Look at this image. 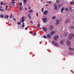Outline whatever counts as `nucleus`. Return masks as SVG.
<instances>
[{
	"label": "nucleus",
	"mask_w": 74,
	"mask_h": 74,
	"mask_svg": "<svg viewBox=\"0 0 74 74\" xmlns=\"http://www.w3.org/2000/svg\"><path fill=\"white\" fill-rule=\"evenodd\" d=\"M74 36V34H70L69 36L68 39L69 40H71Z\"/></svg>",
	"instance_id": "f257e3e1"
},
{
	"label": "nucleus",
	"mask_w": 74,
	"mask_h": 74,
	"mask_svg": "<svg viewBox=\"0 0 74 74\" xmlns=\"http://www.w3.org/2000/svg\"><path fill=\"white\" fill-rule=\"evenodd\" d=\"M52 43L53 44H54V45H55V46H56V47H59V45L56 42H55L54 41H52Z\"/></svg>",
	"instance_id": "f03ea898"
},
{
	"label": "nucleus",
	"mask_w": 74,
	"mask_h": 74,
	"mask_svg": "<svg viewBox=\"0 0 74 74\" xmlns=\"http://www.w3.org/2000/svg\"><path fill=\"white\" fill-rule=\"evenodd\" d=\"M42 20L44 23H46L47 22V17H45L42 18Z\"/></svg>",
	"instance_id": "7ed1b4c3"
},
{
	"label": "nucleus",
	"mask_w": 74,
	"mask_h": 74,
	"mask_svg": "<svg viewBox=\"0 0 74 74\" xmlns=\"http://www.w3.org/2000/svg\"><path fill=\"white\" fill-rule=\"evenodd\" d=\"M67 45L69 46V47H70L71 46V42L69 40H67L66 42Z\"/></svg>",
	"instance_id": "20e7f679"
},
{
	"label": "nucleus",
	"mask_w": 74,
	"mask_h": 74,
	"mask_svg": "<svg viewBox=\"0 0 74 74\" xmlns=\"http://www.w3.org/2000/svg\"><path fill=\"white\" fill-rule=\"evenodd\" d=\"M56 22L55 24L56 25H59V20H56Z\"/></svg>",
	"instance_id": "39448f33"
},
{
	"label": "nucleus",
	"mask_w": 74,
	"mask_h": 74,
	"mask_svg": "<svg viewBox=\"0 0 74 74\" xmlns=\"http://www.w3.org/2000/svg\"><path fill=\"white\" fill-rule=\"evenodd\" d=\"M58 38H59V36L57 35L54 37V39L56 41L58 39Z\"/></svg>",
	"instance_id": "423d86ee"
},
{
	"label": "nucleus",
	"mask_w": 74,
	"mask_h": 74,
	"mask_svg": "<svg viewBox=\"0 0 74 74\" xmlns=\"http://www.w3.org/2000/svg\"><path fill=\"white\" fill-rule=\"evenodd\" d=\"M56 33V32H55V31H53L51 32V33H50V34L51 35H53V34H55Z\"/></svg>",
	"instance_id": "0eeeda50"
},
{
	"label": "nucleus",
	"mask_w": 74,
	"mask_h": 74,
	"mask_svg": "<svg viewBox=\"0 0 74 74\" xmlns=\"http://www.w3.org/2000/svg\"><path fill=\"white\" fill-rule=\"evenodd\" d=\"M42 28L44 32H47V29L46 28L44 27H43Z\"/></svg>",
	"instance_id": "6e6552de"
},
{
	"label": "nucleus",
	"mask_w": 74,
	"mask_h": 74,
	"mask_svg": "<svg viewBox=\"0 0 74 74\" xmlns=\"http://www.w3.org/2000/svg\"><path fill=\"white\" fill-rule=\"evenodd\" d=\"M63 35L64 36H65V37H66L67 36V35H68V33L67 32H66Z\"/></svg>",
	"instance_id": "1a4fd4ad"
},
{
	"label": "nucleus",
	"mask_w": 74,
	"mask_h": 74,
	"mask_svg": "<svg viewBox=\"0 0 74 74\" xmlns=\"http://www.w3.org/2000/svg\"><path fill=\"white\" fill-rule=\"evenodd\" d=\"M54 9L56 10H57V9H58V7H57V5H56V4L54 3Z\"/></svg>",
	"instance_id": "9d476101"
},
{
	"label": "nucleus",
	"mask_w": 74,
	"mask_h": 74,
	"mask_svg": "<svg viewBox=\"0 0 74 74\" xmlns=\"http://www.w3.org/2000/svg\"><path fill=\"white\" fill-rule=\"evenodd\" d=\"M47 37L48 38H51V35L50 34H48L47 35Z\"/></svg>",
	"instance_id": "9b49d317"
},
{
	"label": "nucleus",
	"mask_w": 74,
	"mask_h": 74,
	"mask_svg": "<svg viewBox=\"0 0 74 74\" xmlns=\"http://www.w3.org/2000/svg\"><path fill=\"white\" fill-rule=\"evenodd\" d=\"M48 11H45L44 12V14L45 15H47L48 13Z\"/></svg>",
	"instance_id": "f8f14e48"
},
{
	"label": "nucleus",
	"mask_w": 74,
	"mask_h": 74,
	"mask_svg": "<svg viewBox=\"0 0 74 74\" xmlns=\"http://www.w3.org/2000/svg\"><path fill=\"white\" fill-rule=\"evenodd\" d=\"M22 9H23V8H22L21 6H20V8H19V10L20 11H21Z\"/></svg>",
	"instance_id": "ddd939ff"
},
{
	"label": "nucleus",
	"mask_w": 74,
	"mask_h": 74,
	"mask_svg": "<svg viewBox=\"0 0 74 74\" xmlns=\"http://www.w3.org/2000/svg\"><path fill=\"white\" fill-rule=\"evenodd\" d=\"M52 29H53V26H50L49 28V30H50L51 31H52Z\"/></svg>",
	"instance_id": "4468645a"
},
{
	"label": "nucleus",
	"mask_w": 74,
	"mask_h": 74,
	"mask_svg": "<svg viewBox=\"0 0 74 74\" xmlns=\"http://www.w3.org/2000/svg\"><path fill=\"white\" fill-rule=\"evenodd\" d=\"M29 18V19H32V18H31V16H30V14H27Z\"/></svg>",
	"instance_id": "2eb2a0df"
},
{
	"label": "nucleus",
	"mask_w": 74,
	"mask_h": 74,
	"mask_svg": "<svg viewBox=\"0 0 74 74\" xmlns=\"http://www.w3.org/2000/svg\"><path fill=\"white\" fill-rule=\"evenodd\" d=\"M64 8L63 7L61 10V13H63V11H64Z\"/></svg>",
	"instance_id": "dca6fc26"
},
{
	"label": "nucleus",
	"mask_w": 74,
	"mask_h": 74,
	"mask_svg": "<svg viewBox=\"0 0 74 74\" xmlns=\"http://www.w3.org/2000/svg\"><path fill=\"white\" fill-rule=\"evenodd\" d=\"M70 20L69 19H67V20L66 21V23H69V22H70Z\"/></svg>",
	"instance_id": "f3484780"
},
{
	"label": "nucleus",
	"mask_w": 74,
	"mask_h": 74,
	"mask_svg": "<svg viewBox=\"0 0 74 74\" xmlns=\"http://www.w3.org/2000/svg\"><path fill=\"white\" fill-rule=\"evenodd\" d=\"M34 11H33V10H29V12H30V13H32V12H33Z\"/></svg>",
	"instance_id": "a211bd4d"
},
{
	"label": "nucleus",
	"mask_w": 74,
	"mask_h": 74,
	"mask_svg": "<svg viewBox=\"0 0 74 74\" xmlns=\"http://www.w3.org/2000/svg\"><path fill=\"white\" fill-rule=\"evenodd\" d=\"M69 49L70 50V51H73L74 49L73 48L69 47Z\"/></svg>",
	"instance_id": "6ab92c4d"
},
{
	"label": "nucleus",
	"mask_w": 74,
	"mask_h": 74,
	"mask_svg": "<svg viewBox=\"0 0 74 74\" xmlns=\"http://www.w3.org/2000/svg\"><path fill=\"white\" fill-rule=\"evenodd\" d=\"M9 18V16L8 15H6V16H4V18H5V19H8Z\"/></svg>",
	"instance_id": "aec40b11"
},
{
	"label": "nucleus",
	"mask_w": 74,
	"mask_h": 74,
	"mask_svg": "<svg viewBox=\"0 0 74 74\" xmlns=\"http://www.w3.org/2000/svg\"><path fill=\"white\" fill-rule=\"evenodd\" d=\"M64 40H62L60 42V43L61 44H64Z\"/></svg>",
	"instance_id": "412c9836"
},
{
	"label": "nucleus",
	"mask_w": 74,
	"mask_h": 74,
	"mask_svg": "<svg viewBox=\"0 0 74 74\" xmlns=\"http://www.w3.org/2000/svg\"><path fill=\"white\" fill-rule=\"evenodd\" d=\"M22 23L23 24L22 27H25V23H24V22H22Z\"/></svg>",
	"instance_id": "4be33fe9"
},
{
	"label": "nucleus",
	"mask_w": 74,
	"mask_h": 74,
	"mask_svg": "<svg viewBox=\"0 0 74 74\" xmlns=\"http://www.w3.org/2000/svg\"><path fill=\"white\" fill-rule=\"evenodd\" d=\"M70 4L71 5H73V4H74V2L73 1H72L70 3Z\"/></svg>",
	"instance_id": "5701e85b"
},
{
	"label": "nucleus",
	"mask_w": 74,
	"mask_h": 74,
	"mask_svg": "<svg viewBox=\"0 0 74 74\" xmlns=\"http://www.w3.org/2000/svg\"><path fill=\"white\" fill-rule=\"evenodd\" d=\"M4 17V15L2 14L1 15H0V18H3Z\"/></svg>",
	"instance_id": "b1692460"
},
{
	"label": "nucleus",
	"mask_w": 74,
	"mask_h": 74,
	"mask_svg": "<svg viewBox=\"0 0 74 74\" xmlns=\"http://www.w3.org/2000/svg\"><path fill=\"white\" fill-rule=\"evenodd\" d=\"M0 11H4V12L5 11V10L2 9H1L0 8Z\"/></svg>",
	"instance_id": "393cba45"
},
{
	"label": "nucleus",
	"mask_w": 74,
	"mask_h": 74,
	"mask_svg": "<svg viewBox=\"0 0 74 74\" xmlns=\"http://www.w3.org/2000/svg\"><path fill=\"white\" fill-rule=\"evenodd\" d=\"M52 19H55L56 18V17L55 16H53V17L51 18Z\"/></svg>",
	"instance_id": "a878e982"
},
{
	"label": "nucleus",
	"mask_w": 74,
	"mask_h": 74,
	"mask_svg": "<svg viewBox=\"0 0 74 74\" xmlns=\"http://www.w3.org/2000/svg\"><path fill=\"white\" fill-rule=\"evenodd\" d=\"M44 8H42V12H44Z\"/></svg>",
	"instance_id": "bb28decb"
},
{
	"label": "nucleus",
	"mask_w": 74,
	"mask_h": 74,
	"mask_svg": "<svg viewBox=\"0 0 74 74\" xmlns=\"http://www.w3.org/2000/svg\"><path fill=\"white\" fill-rule=\"evenodd\" d=\"M58 6L59 7H61V6H62V5L59 4L58 5Z\"/></svg>",
	"instance_id": "cd10ccee"
},
{
	"label": "nucleus",
	"mask_w": 74,
	"mask_h": 74,
	"mask_svg": "<svg viewBox=\"0 0 74 74\" xmlns=\"http://www.w3.org/2000/svg\"><path fill=\"white\" fill-rule=\"evenodd\" d=\"M70 29H74V27L72 26L70 27Z\"/></svg>",
	"instance_id": "c85d7f7f"
},
{
	"label": "nucleus",
	"mask_w": 74,
	"mask_h": 74,
	"mask_svg": "<svg viewBox=\"0 0 74 74\" xmlns=\"http://www.w3.org/2000/svg\"><path fill=\"white\" fill-rule=\"evenodd\" d=\"M19 4L20 5H22V2H20V3H19Z\"/></svg>",
	"instance_id": "c756f323"
},
{
	"label": "nucleus",
	"mask_w": 74,
	"mask_h": 74,
	"mask_svg": "<svg viewBox=\"0 0 74 74\" xmlns=\"http://www.w3.org/2000/svg\"><path fill=\"white\" fill-rule=\"evenodd\" d=\"M10 18H12V14H11V16L10 17Z\"/></svg>",
	"instance_id": "7c9ffc66"
},
{
	"label": "nucleus",
	"mask_w": 74,
	"mask_h": 74,
	"mask_svg": "<svg viewBox=\"0 0 74 74\" xmlns=\"http://www.w3.org/2000/svg\"><path fill=\"white\" fill-rule=\"evenodd\" d=\"M21 20L22 21V22H24V21H25V19H24L23 18H22Z\"/></svg>",
	"instance_id": "2f4dec72"
},
{
	"label": "nucleus",
	"mask_w": 74,
	"mask_h": 74,
	"mask_svg": "<svg viewBox=\"0 0 74 74\" xmlns=\"http://www.w3.org/2000/svg\"><path fill=\"white\" fill-rule=\"evenodd\" d=\"M24 2L26 3V2L27 1V0H23Z\"/></svg>",
	"instance_id": "473e14b6"
},
{
	"label": "nucleus",
	"mask_w": 74,
	"mask_h": 74,
	"mask_svg": "<svg viewBox=\"0 0 74 74\" xmlns=\"http://www.w3.org/2000/svg\"><path fill=\"white\" fill-rule=\"evenodd\" d=\"M18 25H21V22H18Z\"/></svg>",
	"instance_id": "72a5a7b5"
},
{
	"label": "nucleus",
	"mask_w": 74,
	"mask_h": 74,
	"mask_svg": "<svg viewBox=\"0 0 74 74\" xmlns=\"http://www.w3.org/2000/svg\"><path fill=\"white\" fill-rule=\"evenodd\" d=\"M69 10H70V11H73L72 10H71V7H69Z\"/></svg>",
	"instance_id": "f704fd0d"
},
{
	"label": "nucleus",
	"mask_w": 74,
	"mask_h": 74,
	"mask_svg": "<svg viewBox=\"0 0 74 74\" xmlns=\"http://www.w3.org/2000/svg\"><path fill=\"white\" fill-rule=\"evenodd\" d=\"M11 3L12 4H15V2H11Z\"/></svg>",
	"instance_id": "c9c22d12"
},
{
	"label": "nucleus",
	"mask_w": 74,
	"mask_h": 74,
	"mask_svg": "<svg viewBox=\"0 0 74 74\" xmlns=\"http://www.w3.org/2000/svg\"><path fill=\"white\" fill-rule=\"evenodd\" d=\"M66 11H69V9H68V8H66Z\"/></svg>",
	"instance_id": "e433bc0d"
},
{
	"label": "nucleus",
	"mask_w": 74,
	"mask_h": 74,
	"mask_svg": "<svg viewBox=\"0 0 74 74\" xmlns=\"http://www.w3.org/2000/svg\"><path fill=\"white\" fill-rule=\"evenodd\" d=\"M73 53L71 52L69 53V55H71L72 54H73Z\"/></svg>",
	"instance_id": "4c0bfd02"
},
{
	"label": "nucleus",
	"mask_w": 74,
	"mask_h": 74,
	"mask_svg": "<svg viewBox=\"0 0 74 74\" xmlns=\"http://www.w3.org/2000/svg\"><path fill=\"white\" fill-rule=\"evenodd\" d=\"M40 24L38 23V27H40Z\"/></svg>",
	"instance_id": "58836bf2"
},
{
	"label": "nucleus",
	"mask_w": 74,
	"mask_h": 74,
	"mask_svg": "<svg viewBox=\"0 0 74 74\" xmlns=\"http://www.w3.org/2000/svg\"><path fill=\"white\" fill-rule=\"evenodd\" d=\"M44 38H47V36H43Z\"/></svg>",
	"instance_id": "ea45409f"
},
{
	"label": "nucleus",
	"mask_w": 74,
	"mask_h": 74,
	"mask_svg": "<svg viewBox=\"0 0 74 74\" xmlns=\"http://www.w3.org/2000/svg\"><path fill=\"white\" fill-rule=\"evenodd\" d=\"M3 5V3L2 2H1V5Z\"/></svg>",
	"instance_id": "a19ab883"
},
{
	"label": "nucleus",
	"mask_w": 74,
	"mask_h": 74,
	"mask_svg": "<svg viewBox=\"0 0 74 74\" xmlns=\"http://www.w3.org/2000/svg\"><path fill=\"white\" fill-rule=\"evenodd\" d=\"M26 2H23L24 5H26Z\"/></svg>",
	"instance_id": "79ce46f5"
},
{
	"label": "nucleus",
	"mask_w": 74,
	"mask_h": 74,
	"mask_svg": "<svg viewBox=\"0 0 74 74\" xmlns=\"http://www.w3.org/2000/svg\"><path fill=\"white\" fill-rule=\"evenodd\" d=\"M36 33H34L33 34V35L34 36H36Z\"/></svg>",
	"instance_id": "37998d69"
},
{
	"label": "nucleus",
	"mask_w": 74,
	"mask_h": 74,
	"mask_svg": "<svg viewBox=\"0 0 74 74\" xmlns=\"http://www.w3.org/2000/svg\"><path fill=\"white\" fill-rule=\"evenodd\" d=\"M57 3H59V1L58 0L57 1Z\"/></svg>",
	"instance_id": "c03bdc74"
},
{
	"label": "nucleus",
	"mask_w": 74,
	"mask_h": 74,
	"mask_svg": "<svg viewBox=\"0 0 74 74\" xmlns=\"http://www.w3.org/2000/svg\"><path fill=\"white\" fill-rule=\"evenodd\" d=\"M52 2V1H50L49 2V4H51V3Z\"/></svg>",
	"instance_id": "a18cd8bd"
},
{
	"label": "nucleus",
	"mask_w": 74,
	"mask_h": 74,
	"mask_svg": "<svg viewBox=\"0 0 74 74\" xmlns=\"http://www.w3.org/2000/svg\"><path fill=\"white\" fill-rule=\"evenodd\" d=\"M25 30H27V27H25Z\"/></svg>",
	"instance_id": "49530a36"
},
{
	"label": "nucleus",
	"mask_w": 74,
	"mask_h": 74,
	"mask_svg": "<svg viewBox=\"0 0 74 74\" xmlns=\"http://www.w3.org/2000/svg\"><path fill=\"white\" fill-rule=\"evenodd\" d=\"M30 22L31 23H33V21H30Z\"/></svg>",
	"instance_id": "de8ad7c7"
},
{
	"label": "nucleus",
	"mask_w": 74,
	"mask_h": 74,
	"mask_svg": "<svg viewBox=\"0 0 74 74\" xmlns=\"http://www.w3.org/2000/svg\"><path fill=\"white\" fill-rule=\"evenodd\" d=\"M8 6L6 5V8H8Z\"/></svg>",
	"instance_id": "09e8293b"
},
{
	"label": "nucleus",
	"mask_w": 74,
	"mask_h": 74,
	"mask_svg": "<svg viewBox=\"0 0 74 74\" xmlns=\"http://www.w3.org/2000/svg\"><path fill=\"white\" fill-rule=\"evenodd\" d=\"M12 1H15V0H11Z\"/></svg>",
	"instance_id": "8fccbe9b"
},
{
	"label": "nucleus",
	"mask_w": 74,
	"mask_h": 74,
	"mask_svg": "<svg viewBox=\"0 0 74 74\" xmlns=\"http://www.w3.org/2000/svg\"><path fill=\"white\" fill-rule=\"evenodd\" d=\"M36 15L37 16H38V13H36Z\"/></svg>",
	"instance_id": "3c124183"
},
{
	"label": "nucleus",
	"mask_w": 74,
	"mask_h": 74,
	"mask_svg": "<svg viewBox=\"0 0 74 74\" xmlns=\"http://www.w3.org/2000/svg\"><path fill=\"white\" fill-rule=\"evenodd\" d=\"M28 9H29V10H30V7H29V8H28Z\"/></svg>",
	"instance_id": "603ef678"
},
{
	"label": "nucleus",
	"mask_w": 74,
	"mask_h": 74,
	"mask_svg": "<svg viewBox=\"0 0 74 74\" xmlns=\"http://www.w3.org/2000/svg\"><path fill=\"white\" fill-rule=\"evenodd\" d=\"M13 19H14V21H16V19L14 18H13Z\"/></svg>",
	"instance_id": "864d4df0"
},
{
	"label": "nucleus",
	"mask_w": 74,
	"mask_h": 74,
	"mask_svg": "<svg viewBox=\"0 0 74 74\" xmlns=\"http://www.w3.org/2000/svg\"><path fill=\"white\" fill-rule=\"evenodd\" d=\"M5 3L4 4H3V5H5Z\"/></svg>",
	"instance_id": "5fc2aeb1"
},
{
	"label": "nucleus",
	"mask_w": 74,
	"mask_h": 74,
	"mask_svg": "<svg viewBox=\"0 0 74 74\" xmlns=\"http://www.w3.org/2000/svg\"><path fill=\"white\" fill-rule=\"evenodd\" d=\"M25 10H27V8H25Z\"/></svg>",
	"instance_id": "6e6d98bb"
},
{
	"label": "nucleus",
	"mask_w": 74,
	"mask_h": 74,
	"mask_svg": "<svg viewBox=\"0 0 74 74\" xmlns=\"http://www.w3.org/2000/svg\"><path fill=\"white\" fill-rule=\"evenodd\" d=\"M30 33L31 34H33V33L32 32Z\"/></svg>",
	"instance_id": "4d7b16f0"
},
{
	"label": "nucleus",
	"mask_w": 74,
	"mask_h": 74,
	"mask_svg": "<svg viewBox=\"0 0 74 74\" xmlns=\"http://www.w3.org/2000/svg\"><path fill=\"white\" fill-rule=\"evenodd\" d=\"M48 4H47L45 5V6H48Z\"/></svg>",
	"instance_id": "13d9d810"
},
{
	"label": "nucleus",
	"mask_w": 74,
	"mask_h": 74,
	"mask_svg": "<svg viewBox=\"0 0 74 74\" xmlns=\"http://www.w3.org/2000/svg\"><path fill=\"white\" fill-rule=\"evenodd\" d=\"M23 18H24V16L22 17V19H23Z\"/></svg>",
	"instance_id": "bf43d9fd"
},
{
	"label": "nucleus",
	"mask_w": 74,
	"mask_h": 74,
	"mask_svg": "<svg viewBox=\"0 0 74 74\" xmlns=\"http://www.w3.org/2000/svg\"><path fill=\"white\" fill-rule=\"evenodd\" d=\"M34 27H35L36 26V25H34Z\"/></svg>",
	"instance_id": "052dcab7"
},
{
	"label": "nucleus",
	"mask_w": 74,
	"mask_h": 74,
	"mask_svg": "<svg viewBox=\"0 0 74 74\" xmlns=\"http://www.w3.org/2000/svg\"><path fill=\"white\" fill-rule=\"evenodd\" d=\"M20 22H22V21H20Z\"/></svg>",
	"instance_id": "680f3d73"
},
{
	"label": "nucleus",
	"mask_w": 74,
	"mask_h": 74,
	"mask_svg": "<svg viewBox=\"0 0 74 74\" xmlns=\"http://www.w3.org/2000/svg\"><path fill=\"white\" fill-rule=\"evenodd\" d=\"M5 10H7V8H6L5 9Z\"/></svg>",
	"instance_id": "e2e57ef3"
},
{
	"label": "nucleus",
	"mask_w": 74,
	"mask_h": 74,
	"mask_svg": "<svg viewBox=\"0 0 74 74\" xmlns=\"http://www.w3.org/2000/svg\"><path fill=\"white\" fill-rule=\"evenodd\" d=\"M49 2H47V3H48Z\"/></svg>",
	"instance_id": "0e129e2a"
},
{
	"label": "nucleus",
	"mask_w": 74,
	"mask_h": 74,
	"mask_svg": "<svg viewBox=\"0 0 74 74\" xmlns=\"http://www.w3.org/2000/svg\"><path fill=\"white\" fill-rule=\"evenodd\" d=\"M13 5H15V4H13Z\"/></svg>",
	"instance_id": "69168bd1"
},
{
	"label": "nucleus",
	"mask_w": 74,
	"mask_h": 74,
	"mask_svg": "<svg viewBox=\"0 0 74 74\" xmlns=\"http://www.w3.org/2000/svg\"><path fill=\"white\" fill-rule=\"evenodd\" d=\"M0 7H1V8H2V7H1V6Z\"/></svg>",
	"instance_id": "338daca9"
},
{
	"label": "nucleus",
	"mask_w": 74,
	"mask_h": 74,
	"mask_svg": "<svg viewBox=\"0 0 74 74\" xmlns=\"http://www.w3.org/2000/svg\"><path fill=\"white\" fill-rule=\"evenodd\" d=\"M73 23L74 24V21L73 22Z\"/></svg>",
	"instance_id": "774afa93"
}]
</instances>
